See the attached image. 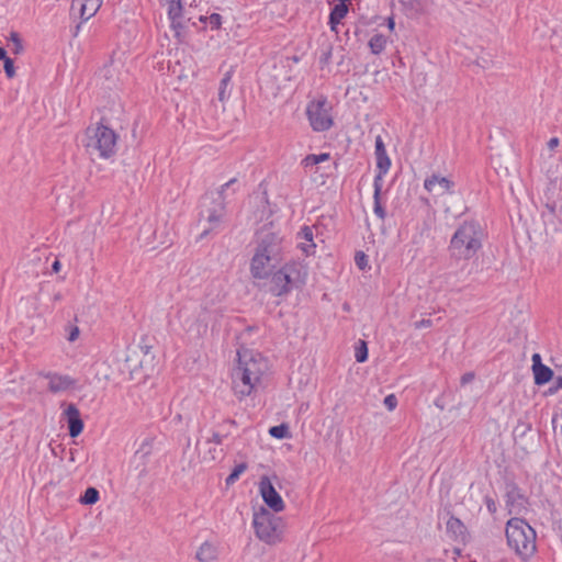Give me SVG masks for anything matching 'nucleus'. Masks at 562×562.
I'll list each match as a JSON object with an SVG mask.
<instances>
[{"instance_id":"1","label":"nucleus","mask_w":562,"mask_h":562,"mask_svg":"<svg viewBox=\"0 0 562 562\" xmlns=\"http://www.w3.org/2000/svg\"><path fill=\"white\" fill-rule=\"evenodd\" d=\"M256 235L257 246L250 262V273L252 278L262 280L282 261L285 243L273 222L263 225Z\"/></svg>"},{"instance_id":"2","label":"nucleus","mask_w":562,"mask_h":562,"mask_svg":"<svg viewBox=\"0 0 562 562\" xmlns=\"http://www.w3.org/2000/svg\"><path fill=\"white\" fill-rule=\"evenodd\" d=\"M238 364L232 373L235 394L244 397L251 394L268 370L267 359L259 352L238 351Z\"/></svg>"},{"instance_id":"3","label":"nucleus","mask_w":562,"mask_h":562,"mask_svg":"<svg viewBox=\"0 0 562 562\" xmlns=\"http://www.w3.org/2000/svg\"><path fill=\"white\" fill-rule=\"evenodd\" d=\"M238 183L236 178L228 180L221 186L220 189L206 192L201 198L200 203V223H206L209 226L203 229L200 238H204L211 232L220 228L223 218L226 215V203L229 198L235 193V186Z\"/></svg>"},{"instance_id":"4","label":"nucleus","mask_w":562,"mask_h":562,"mask_svg":"<svg viewBox=\"0 0 562 562\" xmlns=\"http://www.w3.org/2000/svg\"><path fill=\"white\" fill-rule=\"evenodd\" d=\"M483 229L475 221L464 222L450 240L449 249L457 259H471L482 247Z\"/></svg>"},{"instance_id":"5","label":"nucleus","mask_w":562,"mask_h":562,"mask_svg":"<svg viewBox=\"0 0 562 562\" xmlns=\"http://www.w3.org/2000/svg\"><path fill=\"white\" fill-rule=\"evenodd\" d=\"M506 539L508 547L522 560H529L536 552V531L524 519L510 518L506 524Z\"/></svg>"},{"instance_id":"6","label":"nucleus","mask_w":562,"mask_h":562,"mask_svg":"<svg viewBox=\"0 0 562 562\" xmlns=\"http://www.w3.org/2000/svg\"><path fill=\"white\" fill-rule=\"evenodd\" d=\"M306 278L307 270L301 262H286L271 274L269 291L274 296H286L293 290L302 289Z\"/></svg>"},{"instance_id":"7","label":"nucleus","mask_w":562,"mask_h":562,"mask_svg":"<svg viewBox=\"0 0 562 562\" xmlns=\"http://www.w3.org/2000/svg\"><path fill=\"white\" fill-rule=\"evenodd\" d=\"M178 314L188 331H195L198 335H201L206 331L209 323L216 319L218 310L209 306L207 303L200 305L191 303L182 306Z\"/></svg>"},{"instance_id":"8","label":"nucleus","mask_w":562,"mask_h":562,"mask_svg":"<svg viewBox=\"0 0 562 562\" xmlns=\"http://www.w3.org/2000/svg\"><path fill=\"white\" fill-rule=\"evenodd\" d=\"M116 134L110 127L99 124L95 127L87 130V150L93 155L98 154L101 158H109L115 153Z\"/></svg>"},{"instance_id":"9","label":"nucleus","mask_w":562,"mask_h":562,"mask_svg":"<svg viewBox=\"0 0 562 562\" xmlns=\"http://www.w3.org/2000/svg\"><path fill=\"white\" fill-rule=\"evenodd\" d=\"M252 525L256 536L268 544H274L281 540L282 521L279 517L261 507L254 514Z\"/></svg>"},{"instance_id":"10","label":"nucleus","mask_w":562,"mask_h":562,"mask_svg":"<svg viewBox=\"0 0 562 562\" xmlns=\"http://www.w3.org/2000/svg\"><path fill=\"white\" fill-rule=\"evenodd\" d=\"M330 105L326 98H321L308 103L306 114L312 128L324 132L333 126V117L329 113Z\"/></svg>"},{"instance_id":"11","label":"nucleus","mask_w":562,"mask_h":562,"mask_svg":"<svg viewBox=\"0 0 562 562\" xmlns=\"http://www.w3.org/2000/svg\"><path fill=\"white\" fill-rule=\"evenodd\" d=\"M259 491L266 505L273 512L279 513L284 509L282 497L277 492L268 476H262L260 479Z\"/></svg>"},{"instance_id":"12","label":"nucleus","mask_w":562,"mask_h":562,"mask_svg":"<svg viewBox=\"0 0 562 562\" xmlns=\"http://www.w3.org/2000/svg\"><path fill=\"white\" fill-rule=\"evenodd\" d=\"M424 188L434 195L441 196L453 194L454 182L447 177L434 173L425 179Z\"/></svg>"},{"instance_id":"13","label":"nucleus","mask_w":562,"mask_h":562,"mask_svg":"<svg viewBox=\"0 0 562 562\" xmlns=\"http://www.w3.org/2000/svg\"><path fill=\"white\" fill-rule=\"evenodd\" d=\"M63 415L68 426L69 436L71 438L78 437L83 430V420L77 406L72 403L68 404Z\"/></svg>"},{"instance_id":"14","label":"nucleus","mask_w":562,"mask_h":562,"mask_svg":"<svg viewBox=\"0 0 562 562\" xmlns=\"http://www.w3.org/2000/svg\"><path fill=\"white\" fill-rule=\"evenodd\" d=\"M505 497L509 513H520L524 508H526L527 499L516 483L510 482L506 484Z\"/></svg>"},{"instance_id":"15","label":"nucleus","mask_w":562,"mask_h":562,"mask_svg":"<svg viewBox=\"0 0 562 562\" xmlns=\"http://www.w3.org/2000/svg\"><path fill=\"white\" fill-rule=\"evenodd\" d=\"M531 361L535 384L540 386L550 382L554 373L551 368L542 363L541 356L539 353H533Z\"/></svg>"},{"instance_id":"16","label":"nucleus","mask_w":562,"mask_h":562,"mask_svg":"<svg viewBox=\"0 0 562 562\" xmlns=\"http://www.w3.org/2000/svg\"><path fill=\"white\" fill-rule=\"evenodd\" d=\"M375 158H376V168L379 170L376 176L381 177V181H383V176L389 171L391 167V160L387 156L384 142L381 137V135H378L375 137Z\"/></svg>"},{"instance_id":"17","label":"nucleus","mask_w":562,"mask_h":562,"mask_svg":"<svg viewBox=\"0 0 562 562\" xmlns=\"http://www.w3.org/2000/svg\"><path fill=\"white\" fill-rule=\"evenodd\" d=\"M102 4V0H72L71 10H78L83 21L92 18Z\"/></svg>"},{"instance_id":"18","label":"nucleus","mask_w":562,"mask_h":562,"mask_svg":"<svg viewBox=\"0 0 562 562\" xmlns=\"http://www.w3.org/2000/svg\"><path fill=\"white\" fill-rule=\"evenodd\" d=\"M45 378L49 380L48 389L53 393L66 391L74 384V380L68 375L47 373Z\"/></svg>"},{"instance_id":"19","label":"nucleus","mask_w":562,"mask_h":562,"mask_svg":"<svg viewBox=\"0 0 562 562\" xmlns=\"http://www.w3.org/2000/svg\"><path fill=\"white\" fill-rule=\"evenodd\" d=\"M447 533L453 540L463 541L467 537V527L457 517L450 516V518L446 522Z\"/></svg>"},{"instance_id":"20","label":"nucleus","mask_w":562,"mask_h":562,"mask_svg":"<svg viewBox=\"0 0 562 562\" xmlns=\"http://www.w3.org/2000/svg\"><path fill=\"white\" fill-rule=\"evenodd\" d=\"M216 557L217 548L215 544L209 541L203 542L195 553V558L200 562H212L216 559Z\"/></svg>"},{"instance_id":"21","label":"nucleus","mask_w":562,"mask_h":562,"mask_svg":"<svg viewBox=\"0 0 562 562\" xmlns=\"http://www.w3.org/2000/svg\"><path fill=\"white\" fill-rule=\"evenodd\" d=\"M382 183H383V181H381V177L380 176H375L374 177V182H373V187H374V193H373L374 206H373V211H374V214L380 220H384L385 216H386L385 209L382 206L381 201H380Z\"/></svg>"},{"instance_id":"22","label":"nucleus","mask_w":562,"mask_h":562,"mask_svg":"<svg viewBox=\"0 0 562 562\" xmlns=\"http://www.w3.org/2000/svg\"><path fill=\"white\" fill-rule=\"evenodd\" d=\"M165 1L168 5L167 14H168L169 20H175L177 18L183 16V7H182L181 0H165Z\"/></svg>"},{"instance_id":"23","label":"nucleus","mask_w":562,"mask_h":562,"mask_svg":"<svg viewBox=\"0 0 562 562\" xmlns=\"http://www.w3.org/2000/svg\"><path fill=\"white\" fill-rule=\"evenodd\" d=\"M386 37L382 34L373 35L369 41V47L374 55L381 54L386 46Z\"/></svg>"},{"instance_id":"24","label":"nucleus","mask_w":562,"mask_h":562,"mask_svg":"<svg viewBox=\"0 0 562 562\" xmlns=\"http://www.w3.org/2000/svg\"><path fill=\"white\" fill-rule=\"evenodd\" d=\"M99 499V491L95 487H88L83 495L80 496V503L85 505H93Z\"/></svg>"},{"instance_id":"25","label":"nucleus","mask_w":562,"mask_h":562,"mask_svg":"<svg viewBox=\"0 0 562 562\" xmlns=\"http://www.w3.org/2000/svg\"><path fill=\"white\" fill-rule=\"evenodd\" d=\"M232 80V72L227 71L224 77L221 80L220 88H218V100L225 101L227 97L229 95V92L227 93V87Z\"/></svg>"},{"instance_id":"26","label":"nucleus","mask_w":562,"mask_h":562,"mask_svg":"<svg viewBox=\"0 0 562 562\" xmlns=\"http://www.w3.org/2000/svg\"><path fill=\"white\" fill-rule=\"evenodd\" d=\"M246 470L247 464L245 462L235 465L231 474L225 480L226 485L234 484Z\"/></svg>"},{"instance_id":"27","label":"nucleus","mask_w":562,"mask_h":562,"mask_svg":"<svg viewBox=\"0 0 562 562\" xmlns=\"http://www.w3.org/2000/svg\"><path fill=\"white\" fill-rule=\"evenodd\" d=\"M9 41L11 43L10 44L11 45V52L13 54L19 55V54H21L23 52L22 40L20 38L19 33L11 32Z\"/></svg>"},{"instance_id":"28","label":"nucleus","mask_w":562,"mask_h":562,"mask_svg":"<svg viewBox=\"0 0 562 562\" xmlns=\"http://www.w3.org/2000/svg\"><path fill=\"white\" fill-rule=\"evenodd\" d=\"M269 434L277 439H283L289 437V427L285 424L273 426L269 429Z\"/></svg>"},{"instance_id":"29","label":"nucleus","mask_w":562,"mask_h":562,"mask_svg":"<svg viewBox=\"0 0 562 562\" xmlns=\"http://www.w3.org/2000/svg\"><path fill=\"white\" fill-rule=\"evenodd\" d=\"M359 344L360 347L356 350V360L358 362H364L368 359V347L363 340H360Z\"/></svg>"},{"instance_id":"30","label":"nucleus","mask_w":562,"mask_h":562,"mask_svg":"<svg viewBox=\"0 0 562 562\" xmlns=\"http://www.w3.org/2000/svg\"><path fill=\"white\" fill-rule=\"evenodd\" d=\"M297 237L300 239H303V240L307 241V243H314V240H313L314 239L313 228L310 227V226H303L301 228V231L299 232Z\"/></svg>"},{"instance_id":"31","label":"nucleus","mask_w":562,"mask_h":562,"mask_svg":"<svg viewBox=\"0 0 562 562\" xmlns=\"http://www.w3.org/2000/svg\"><path fill=\"white\" fill-rule=\"evenodd\" d=\"M209 26L211 30H218L222 26V15L218 13H212L207 16Z\"/></svg>"},{"instance_id":"32","label":"nucleus","mask_w":562,"mask_h":562,"mask_svg":"<svg viewBox=\"0 0 562 562\" xmlns=\"http://www.w3.org/2000/svg\"><path fill=\"white\" fill-rule=\"evenodd\" d=\"M355 261L360 270H364L368 267L369 258L363 251H357Z\"/></svg>"},{"instance_id":"33","label":"nucleus","mask_w":562,"mask_h":562,"mask_svg":"<svg viewBox=\"0 0 562 562\" xmlns=\"http://www.w3.org/2000/svg\"><path fill=\"white\" fill-rule=\"evenodd\" d=\"M3 68H4V72L8 78H13L15 76L14 64L10 57H8V58H5V60H3Z\"/></svg>"},{"instance_id":"34","label":"nucleus","mask_w":562,"mask_h":562,"mask_svg":"<svg viewBox=\"0 0 562 562\" xmlns=\"http://www.w3.org/2000/svg\"><path fill=\"white\" fill-rule=\"evenodd\" d=\"M299 247L306 256H310L314 254L316 245L315 243H307L304 240V243H300Z\"/></svg>"},{"instance_id":"35","label":"nucleus","mask_w":562,"mask_h":562,"mask_svg":"<svg viewBox=\"0 0 562 562\" xmlns=\"http://www.w3.org/2000/svg\"><path fill=\"white\" fill-rule=\"evenodd\" d=\"M384 405L389 411H393L397 406V398L394 394H390L384 398Z\"/></svg>"},{"instance_id":"36","label":"nucleus","mask_w":562,"mask_h":562,"mask_svg":"<svg viewBox=\"0 0 562 562\" xmlns=\"http://www.w3.org/2000/svg\"><path fill=\"white\" fill-rule=\"evenodd\" d=\"M171 27L175 30L176 35L180 34V30L184 27V24L182 22V18H177L175 20H170Z\"/></svg>"},{"instance_id":"37","label":"nucleus","mask_w":562,"mask_h":562,"mask_svg":"<svg viewBox=\"0 0 562 562\" xmlns=\"http://www.w3.org/2000/svg\"><path fill=\"white\" fill-rule=\"evenodd\" d=\"M227 437V434H220V432H213L212 437L207 439V442H214L216 445H221L224 440V438Z\"/></svg>"},{"instance_id":"38","label":"nucleus","mask_w":562,"mask_h":562,"mask_svg":"<svg viewBox=\"0 0 562 562\" xmlns=\"http://www.w3.org/2000/svg\"><path fill=\"white\" fill-rule=\"evenodd\" d=\"M79 328L77 326H69L68 341L74 342L79 337Z\"/></svg>"},{"instance_id":"39","label":"nucleus","mask_w":562,"mask_h":562,"mask_svg":"<svg viewBox=\"0 0 562 562\" xmlns=\"http://www.w3.org/2000/svg\"><path fill=\"white\" fill-rule=\"evenodd\" d=\"M432 326V321L431 319H426V318H423L418 322H415L414 324V327L416 329H422V328H428V327H431Z\"/></svg>"},{"instance_id":"40","label":"nucleus","mask_w":562,"mask_h":562,"mask_svg":"<svg viewBox=\"0 0 562 562\" xmlns=\"http://www.w3.org/2000/svg\"><path fill=\"white\" fill-rule=\"evenodd\" d=\"M485 505L487 507V510L491 513V514H495L496 510H497V506H496V503L495 501L490 497V496H485Z\"/></svg>"},{"instance_id":"41","label":"nucleus","mask_w":562,"mask_h":562,"mask_svg":"<svg viewBox=\"0 0 562 562\" xmlns=\"http://www.w3.org/2000/svg\"><path fill=\"white\" fill-rule=\"evenodd\" d=\"M302 165H303L305 168L311 167V166H314V165H317V161H316L315 155H307V156L302 160Z\"/></svg>"},{"instance_id":"42","label":"nucleus","mask_w":562,"mask_h":562,"mask_svg":"<svg viewBox=\"0 0 562 562\" xmlns=\"http://www.w3.org/2000/svg\"><path fill=\"white\" fill-rule=\"evenodd\" d=\"M474 380V373L473 372H467L461 376V385H465Z\"/></svg>"},{"instance_id":"43","label":"nucleus","mask_w":562,"mask_h":562,"mask_svg":"<svg viewBox=\"0 0 562 562\" xmlns=\"http://www.w3.org/2000/svg\"><path fill=\"white\" fill-rule=\"evenodd\" d=\"M559 143H560V140L558 137H552L548 142V148L550 150H554L559 146Z\"/></svg>"},{"instance_id":"44","label":"nucleus","mask_w":562,"mask_h":562,"mask_svg":"<svg viewBox=\"0 0 562 562\" xmlns=\"http://www.w3.org/2000/svg\"><path fill=\"white\" fill-rule=\"evenodd\" d=\"M561 386H559V378L555 380V384L550 386L549 390H548V394L552 395V394H555L558 392V390H560Z\"/></svg>"},{"instance_id":"45","label":"nucleus","mask_w":562,"mask_h":562,"mask_svg":"<svg viewBox=\"0 0 562 562\" xmlns=\"http://www.w3.org/2000/svg\"><path fill=\"white\" fill-rule=\"evenodd\" d=\"M315 158H316L317 164H319L322 161L328 160L329 159V154L323 153V154H319V155H315Z\"/></svg>"},{"instance_id":"46","label":"nucleus","mask_w":562,"mask_h":562,"mask_svg":"<svg viewBox=\"0 0 562 562\" xmlns=\"http://www.w3.org/2000/svg\"><path fill=\"white\" fill-rule=\"evenodd\" d=\"M139 452H142V453H143V454H142V457H143V458L147 457V456L150 453L149 449H145V443H144V445L142 446V448L136 452V454H137V453H139Z\"/></svg>"},{"instance_id":"47","label":"nucleus","mask_w":562,"mask_h":562,"mask_svg":"<svg viewBox=\"0 0 562 562\" xmlns=\"http://www.w3.org/2000/svg\"><path fill=\"white\" fill-rule=\"evenodd\" d=\"M8 58L7 52L3 47H0V60H5Z\"/></svg>"},{"instance_id":"48","label":"nucleus","mask_w":562,"mask_h":562,"mask_svg":"<svg viewBox=\"0 0 562 562\" xmlns=\"http://www.w3.org/2000/svg\"><path fill=\"white\" fill-rule=\"evenodd\" d=\"M52 268L55 272H58L60 269V262L58 260H55Z\"/></svg>"},{"instance_id":"49","label":"nucleus","mask_w":562,"mask_h":562,"mask_svg":"<svg viewBox=\"0 0 562 562\" xmlns=\"http://www.w3.org/2000/svg\"><path fill=\"white\" fill-rule=\"evenodd\" d=\"M387 26L390 30H393L394 26H395V22H394V19L393 18H389L387 19Z\"/></svg>"},{"instance_id":"50","label":"nucleus","mask_w":562,"mask_h":562,"mask_svg":"<svg viewBox=\"0 0 562 562\" xmlns=\"http://www.w3.org/2000/svg\"><path fill=\"white\" fill-rule=\"evenodd\" d=\"M207 16H209V15H201V16L199 18V21H200L201 23H203V24L209 25Z\"/></svg>"},{"instance_id":"51","label":"nucleus","mask_w":562,"mask_h":562,"mask_svg":"<svg viewBox=\"0 0 562 562\" xmlns=\"http://www.w3.org/2000/svg\"><path fill=\"white\" fill-rule=\"evenodd\" d=\"M559 386H561L562 390V376H559Z\"/></svg>"},{"instance_id":"52","label":"nucleus","mask_w":562,"mask_h":562,"mask_svg":"<svg viewBox=\"0 0 562 562\" xmlns=\"http://www.w3.org/2000/svg\"><path fill=\"white\" fill-rule=\"evenodd\" d=\"M227 423H229L231 425H236L234 419H228Z\"/></svg>"},{"instance_id":"53","label":"nucleus","mask_w":562,"mask_h":562,"mask_svg":"<svg viewBox=\"0 0 562 562\" xmlns=\"http://www.w3.org/2000/svg\"><path fill=\"white\" fill-rule=\"evenodd\" d=\"M426 562H440L438 560H427Z\"/></svg>"}]
</instances>
